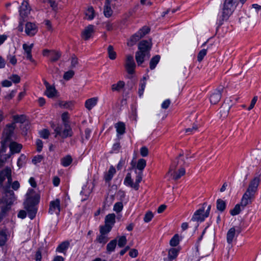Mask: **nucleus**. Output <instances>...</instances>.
Listing matches in <instances>:
<instances>
[{
    "label": "nucleus",
    "mask_w": 261,
    "mask_h": 261,
    "mask_svg": "<svg viewBox=\"0 0 261 261\" xmlns=\"http://www.w3.org/2000/svg\"><path fill=\"white\" fill-rule=\"evenodd\" d=\"M108 53L109 57L111 60H114L116 57V53L114 51L113 47L109 45L108 47Z\"/></svg>",
    "instance_id": "41"
},
{
    "label": "nucleus",
    "mask_w": 261,
    "mask_h": 261,
    "mask_svg": "<svg viewBox=\"0 0 261 261\" xmlns=\"http://www.w3.org/2000/svg\"><path fill=\"white\" fill-rule=\"evenodd\" d=\"M8 179V181L10 184L12 181L11 170L9 168H6L0 172V186L2 185L3 181L6 178Z\"/></svg>",
    "instance_id": "13"
},
{
    "label": "nucleus",
    "mask_w": 261,
    "mask_h": 261,
    "mask_svg": "<svg viewBox=\"0 0 261 261\" xmlns=\"http://www.w3.org/2000/svg\"><path fill=\"white\" fill-rule=\"evenodd\" d=\"M207 50L205 49H201L198 53L197 56V60L199 62H201L205 56L206 55Z\"/></svg>",
    "instance_id": "49"
},
{
    "label": "nucleus",
    "mask_w": 261,
    "mask_h": 261,
    "mask_svg": "<svg viewBox=\"0 0 261 261\" xmlns=\"http://www.w3.org/2000/svg\"><path fill=\"white\" fill-rule=\"evenodd\" d=\"M138 251L135 249L130 250L129 252V255L132 257H136L138 255Z\"/></svg>",
    "instance_id": "63"
},
{
    "label": "nucleus",
    "mask_w": 261,
    "mask_h": 261,
    "mask_svg": "<svg viewBox=\"0 0 261 261\" xmlns=\"http://www.w3.org/2000/svg\"><path fill=\"white\" fill-rule=\"evenodd\" d=\"M223 90L224 88L221 86L212 92L210 97V100L212 104L215 105L220 101Z\"/></svg>",
    "instance_id": "9"
},
{
    "label": "nucleus",
    "mask_w": 261,
    "mask_h": 261,
    "mask_svg": "<svg viewBox=\"0 0 261 261\" xmlns=\"http://www.w3.org/2000/svg\"><path fill=\"white\" fill-rule=\"evenodd\" d=\"M39 134L40 137L44 139H46L48 137L49 135V131L46 129H44L39 132Z\"/></svg>",
    "instance_id": "53"
},
{
    "label": "nucleus",
    "mask_w": 261,
    "mask_h": 261,
    "mask_svg": "<svg viewBox=\"0 0 261 261\" xmlns=\"http://www.w3.org/2000/svg\"><path fill=\"white\" fill-rule=\"evenodd\" d=\"M30 9L28 6V3L27 1H24L21 6L20 7L19 13L20 15L22 17H25L29 14Z\"/></svg>",
    "instance_id": "18"
},
{
    "label": "nucleus",
    "mask_w": 261,
    "mask_h": 261,
    "mask_svg": "<svg viewBox=\"0 0 261 261\" xmlns=\"http://www.w3.org/2000/svg\"><path fill=\"white\" fill-rule=\"evenodd\" d=\"M72 160L70 156L67 155L61 160V164L64 167H67L71 163Z\"/></svg>",
    "instance_id": "33"
},
{
    "label": "nucleus",
    "mask_w": 261,
    "mask_h": 261,
    "mask_svg": "<svg viewBox=\"0 0 261 261\" xmlns=\"http://www.w3.org/2000/svg\"><path fill=\"white\" fill-rule=\"evenodd\" d=\"M26 195V200L24 203V206L28 211H30L29 217L31 219H33L36 213V210L34 206L39 202L40 196L32 189L28 190Z\"/></svg>",
    "instance_id": "2"
},
{
    "label": "nucleus",
    "mask_w": 261,
    "mask_h": 261,
    "mask_svg": "<svg viewBox=\"0 0 261 261\" xmlns=\"http://www.w3.org/2000/svg\"><path fill=\"white\" fill-rule=\"evenodd\" d=\"M127 240L125 236H121L118 239V246L119 247H123L126 244Z\"/></svg>",
    "instance_id": "48"
},
{
    "label": "nucleus",
    "mask_w": 261,
    "mask_h": 261,
    "mask_svg": "<svg viewBox=\"0 0 261 261\" xmlns=\"http://www.w3.org/2000/svg\"><path fill=\"white\" fill-rule=\"evenodd\" d=\"M15 200V197L14 196V192L10 190L9 188H5L4 195L0 200V203L5 204L6 207L4 208L2 207V212L0 213V221L4 216V213L7 206L12 204Z\"/></svg>",
    "instance_id": "5"
},
{
    "label": "nucleus",
    "mask_w": 261,
    "mask_h": 261,
    "mask_svg": "<svg viewBox=\"0 0 261 261\" xmlns=\"http://www.w3.org/2000/svg\"><path fill=\"white\" fill-rule=\"evenodd\" d=\"M170 104V100L169 99H166L164 100L162 103L161 107L162 108L164 109H166L168 108Z\"/></svg>",
    "instance_id": "61"
},
{
    "label": "nucleus",
    "mask_w": 261,
    "mask_h": 261,
    "mask_svg": "<svg viewBox=\"0 0 261 261\" xmlns=\"http://www.w3.org/2000/svg\"><path fill=\"white\" fill-rule=\"evenodd\" d=\"M225 207H226V204H225V202L223 200H222L220 199H219L217 200V208L219 211H223L225 210Z\"/></svg>",
    "instance_id": "44"
},
{
    "label": "nucleus",
    "mask_w": 261,
    "mask_h": 261,
    "mask_svg": "<svg viewBox=\"0 0 261 261\" xmlns=\"http://www.w3.org/2000/svg\"><path fill=\"white\" fill-rule=\"evenodd\" d=\"M244 4L246 0H239ZM238 0H225L222 11L219 14V24H222L223 21L227 20L232 14L238 5Z\"/></svg>",
    "instance_id": "3"
},
{
    "label": "nucleus",
    "mask_w": 261,
    "mask_h": 261,
    "mask_svg": "<svg viewBox=\"0 0 261 261\" xmlns=\"http://www.w3.org/2000/svg\"><path fill=\"white\" fill-rule=\"evenodd\" d=\"M41 253L40 250H38L35 254V260L36 261H41Z\"/></svg>",
    "instance_id": "64"
},
{
    "label": "nucleus",
    "mask_w": 261,
    "mask_h": 261,
    "mask_svg": "<svg viewBox=\"0 0 261 261\" xmlns=\"http://www.w3.org/2000/svg\"><path fill=\"white\" fill-rule=\"evenodd\" d=\"M124 184L126 186L130 187L134 189V183L133 182V180L132 179L130 173H128L127 174L124 180Z\"/></svg>",
    "instance_id": "31"
},
{
    "label": "nucleus",
    "mask_w": 261,
    "mask_h": 261,
    "mask_svg": "<svg viewBox=\"0 0 261 261\" xmlns=\"http://www.w3.org/2000/svg\"><path fill=\"white\" fill-rule=\"evenodd\" d=\"M37 151L40 152L42 150L43 143L41 140L37 139L36 141Z\"/></svg>",
    "instance_id": "59"
},
{
    "label": "nucleus",
    "mask_w": 261,
    "mask_h": 261,
    "mask_svg": "<svg viewBox=\"0 0 261 261\" xmlns=\"http://www.w3.org/2000/svg\"><path fill=\"white\" fill-rule=\"evenodd\" d=\"M69 243L67 242H64L62 243L57 248V251L60 253H64L65 251L68 248Z\"/></svg>",
    "instance_id": "34"
},
{
    "label": "nucleus",
    "mask_w": 261,
    "mask_h": 261,
    "mask_svg": "<svg viewBox=\"0 0 261 261\" xmlns=\"http://www.w3.org/2000/svg\"><path fill=\"white\" fill-rule=\"evenodd\" d=\"M125 66L128 73L132 74L134 73L136 64L132 56L127 55L126 56Z\"/></svg>",
    "instance_id": "10"
},
{
    "label": "nucleus",
    "mask_w": 261,
    "mask_h": 261,
    "mask_svg": "<svg viewBox=\"0 0 261 261\" xmlns=\"http://www.w3.org/2000/svg\"><path fill=\"white\" fill-rule=\"evenodd\" d=\"M43 160V156L41 155L35 156L32 160V162L34 164L40 163Z\"/></svg>",
    "instance_id": "56"
},
{
    "label": "nucleus",
    "mask_w": 261,
    "mask_h": 261,
    "mask_svg": "<svg viewBox=\"0 0 261 261\" xmlns=\"http://www.w3.org/2000/svg\"><path fill=\"white\" fill-rule=\"evenodd\" d=\"M160 59V56L156 55L153 57L150 62V68L153 69L156 67Z\"/></svg>",
    "instance_id": "37"
},
{
    "label": "nucleus",
    "mask_w": 261,
    "mask_h": 261,
    "mask_svg": "<svg viewBox=\"0 0 261 261\" xmlns=\"http://www.w3.org/2000/svg\"><path fill=\"white\" fill-rule=\"evenodd\" d=\"M123 208V205L121 202H117L114 205L113 211L118 214L121 212Z\"/></svg>",
    "instance_id": "42"
},
{
    "label": "nucleus",
    "mask_w": 261,
    "mask_h": 261,
    "mask_svg": "<svg viewBox=\"0 0 261 261\" xmlns=\"http://www.w3.org/2000/svg\"><path fill=\"white\" fill-rule=\"evenodd\" d=\"M257 100V97L254 96L253 99L251 100V103L250 105V106L248 107V110H251L254 107L256 101Z\"/></svg>",
    "instance_id": "60"
},
{
    "label": "nucleus",
    "mask_w": 261,
    "mask_h": 261,
    "mask_svg": "<svg viewBox=\"0 0 261 261\" xmlns=\"http://www.w3.org/2000/svg\"><path fill=\"white\" fill-rule=\"evenodd\" d=\"M197 129V126L196 125L194 124L192 126V127L188 128L186 129V133L188 135L192 134L194 133Z\"/></svg>",
    "instance_id": "54"
},
{
    "label": "nucleus",
    "mask_w": 261,
    "mask_h": 261,
    "mask_svg": "<svg viewBox=\"0 0 261 261\" xmlns=\"http://www.w3.org/2000/svg\"><path fill=\"white\" fill-rule=\"evenodd\" d=\"M207 217L205 216V214L204 212V208L199 209L197 210L194 214L191 220L193 221H203L205 218Z\"/></svg>",
    "instance_id": "15"
},
{
    "label": "nucleus",
    "mask_w": 261,
    "mask_h": 261,
    "mask_svg": "<svg viewBox=\"0 0 261 261\" xmlns=\"http://www.w3.org/2000/svg\"><path fill=\"white\" fill-rule=\"evenodd\" d=\"M15 123L8 125L4 130L3 140L2 141V152H5L6 150V144L11 138L15 128Z\"/></svg>",
    "instance_id": "6"
},
{
    "label": "nucleus",
    "mask_w": 261,
    "mask_h": 261,
    "mask_svg": "<svg viewBox=\"0 0 261 261\" xmlns=\"http://www.w3.org/2000/svg\"><path fill=\"white\" fill-rule=\"evenodd\" d=\"M57 92L55 88L53 86H51L48 88L46 89L45 91V95L49 98H53L57 95Z\"/></svg>",
    "instance_id": "27"
},
{
    "label": "nucleus",
    "mask_w": 261,
    "mask_h": 261,
    "mask_svg": "<svg viewBox=\"0 0 261 261\" xmlns=\"http://www.w3.org/2000/svg\"><path fill=\"white\" fill-rule=\"evenodd\" d=\"M110 0H106L104 6L103 14L106 17H111L113 13V11L110 6Z\"/></svg>",
    "instance_id": "20"
},
{
    "label": "nucleus",
    "mask_w": 261,
    "mask_h": 261,
    "mask_svg": "<svg viewBox=\"0 0 261 261\" xmlns=\"http://www.w3.org/2000/svg\"><path fill=\"white\" fill-rule=\"evenodd\" d=\"M16 91L13 90L9 94H8L5 96V98L7 100L12 99L15 95Z\"/></svg>",
    "instance_id": "62"
},
{
    "label": "nucleus",
    "mask_w": 261,
    "mask_h": 261,
    "mask_svg": "<svg viewBox=\"0 0 261 261\" xmlns=\"http://www.w3.org/2000/svg\"><path fill=\"white\" fill-rule=\"evenodd\" d=\"M13 120L14 121L15 123H23L25 120V117L23 115H15L13 116Z\"/></svg>",
    "instance_id": "51"
},
{
    "label": "nucleus",
    "mask_w": 261,
    "mask_h": 261,
    "mask_svg": "<svg viewBox=\"0 0 261 261\" xmlns=\"http://www.w3.org/2000/svg\"><path fill=\"white\" fill-rule=\"evenodd\" d=\"M11 154L18 153L20 151L22 146L20 144H18L15 142H11L9 145Z\"/></svg>",
    "instance_id": "21"
},
{
    "label": "nucleus",
    "mask_w": 261,
    "mask_h": 261,
    "mask_svg": "<svg viewBox=\"0 0 261 261\" xmlns=\"http://www.w3.org/2000/svg\"><path fill=\"white\" fill-rule=\"evenodd\" d=\"M26 156L24 154H21L17 161V166L19 167H22L25 162Z\"/></svg>",
    "instance_id": "47"
},
{
    "label": "nucleus",
    "mask_w": 261,
    "mask_h": 261,
    "mask_svg": "<svg viewBox=\"0 0 261 261\" xmlns=\"http://www.w3.org/2000/svg\"><path fill=\"white\" fill-rule=\"evenodd\" d=\"M142 179V172H139L136 177L135 182L134 185V189L138 190L139 188V184Z\"/></svg>",
    "instance_id": "29"
},
{
    "label": "nucleus",
    "mask_w": 261,
    "mask_h": 261,
    "mask_svg": "<svg viewBox=\"0 0 261 261\" xmlns=\"http://www.w3.org/2000/svg\"><path fill=\"white\" fill-rule=\"evenodd\" d=\"M116 173L115 168L113 166H111L108 171L105 175V179L106 181H110Z\"/></svg>",
    "instance_id": "23"
},
{
    "label": "nucleus",
    "mask_w": 261,
    "mask_h": 261,
    "mask_svg": "<svg viewBox=\"0 0 261 261\" xmlns=\"http://www.w3.org/2000/svg\"><path fill=\"white\" fill-rule=\"evenodd\" d=\"M98 100V98L96 97L86 100L85 103V108L88 110H91L97 105Z\"/></svg>",
    "instance_id": "19"
},
{
    "label": "nucleus",
    "mask_w": 261,
    "mask_h": 261,
    "mask_svg": "<svg viewBox=\"0 0 261 261\" xmlns=\"http://www.w3.org/2000/svg\"><path fill=\"white\" fill-rule=\"evenodd\" d=\"M151 47V40H143L138 45V51L136 53L135 58L138 64L141 65L145 60L149 58V50Z\"/></svg>",
    "instance_id": "4"
},
{
    "label": "nucleus",
    "mask_w": 261,
    "mask_h": 261,
    "mask_svg": "<svg viewBox=\"0 0 261 261\" xmlns=\"http://www.w3.org/2000/svg\"><path fill=\"white\" fill-rule=\"evenodd\" d=\"M8 240L7 235L5 230L0 231V246L4 245Z\"/></svg>",
    "instance_id": "38"
},
{
    "label": "nucleus",
    "mask_w": 261,
    "mask_h": 261,
    "mask_svg": "<svg viewBox=\"0 0 261 261\" xmlns=\"http://www.w3.org/2000/svg\"><path fill=\"white\" fill-rule=\"evenodd\" d=\"M117 241L116 240H113L110 241L107 246V251L109 252H112L115 250L116 246Z\"/></svg>",
    "instance_id": "40"
},
{
    "label": "nucleus",
    "mask_w": 261,
    "mask_h": 261,
    "mask_svg": "<svg viewBox=\"0 0 261 261\" xmlns=\"http://www.w3.org/2000/svg\"><path fill=\"white\" fill-rule=\"evenodd\" d=\"M112 228V226L108 225L105 223V225L103 226H101L100 228V232L101 234H107L108 233H109L111 229Z\"/></svg>",
    "instance_id": "43"
},
{
    "label": "nucleus",
    "mask_w": 261,
    "mask_h": 261,
    "mask_svg": "<svg viewBox=\"0 0 261 261\" xmlns=\"http://www.w3.org/2000/svg\"><path fill=\"white\" fill-rule=\"evenodd\" d=\"M140 154L143 156H146L148 154V150L145 146H143L140 148Z\"/></svg>",
    "instance_id": "57"
},
{
    "label": "nucleus",
    "mask_w": 261,
    "mask_h": 261,
    "mask_svg": "<svg viewBox=\"0 0 261 261\" xmlns=\"http://www.w3.org/2000/svg\"><path fill=\"white\" fill-rule=\"evenodd\" d=\"M176 167V165L174 164H172L169 172L168 173V175L170 174L171 175L173 176V178L174 179H178L179 178H180L182 176H183L185 174V170L183 168H181L179 169V170L177 172H174L173 171Z\"/></svg>",
    "instance_id": "12"
},
{
    "label": "nucleus",
    "mask_w": 261,
    "mask_h": 261,
    "mask_svg": "<svg viewBox=\"0 0 261 261\" xmlns=\"http://www.w3.org/2000/svg\"><path fill=\"white\" fill-rule=\"evenodd\" d=\"M85 15L89 20H92L95 17V12L92 7H89L85 12Z\"/></svg>",
    "instance_id": "30"
},
{
    "label": "nucleus",
    "mask_w": 261,
    "mask_h": 261,
    "mask_svg": "<svg viewBox=\"0 0 261 261\" xmlns=\"http://www.w3.org/2000/svg\"><path fill=\"white\" fill-rule=\"evenodd\" d=\"M150 29L146 26L143 27L140 29L136 33L131 36L127 42V45L129 46L134 45L136 42L141 38L143 37L149 32Z\"/></svg>",
    "instance_id": "7"
},
{
    "label": "nucleus",
    "mask_w": 261,
    "mask_h": 261,
    "mask_svg": "<svg viewBox=\"0 0 261 261\" xmlns=\"http://www.w3.org/2000/svg\"><path fill=\"white\" fill-rule=\"evenodd\" d=\"M124 86V82L122 81H119L117 84H114L112 85V90L114 91H119Z\"/></svg>",
    "instance_id": "39"
},
{
    "label": "nucleus",
    "mask_w": 261,
    "mask_h": 261,
    "mask_svg": "<svg viewBox=\"0 0 261 261\" xmlns=\"http://www.w3.org/2000/svg\"><path fill=\"white\" fill-rule=\"evenodd\" d=\"M180 242V237L178 234H175L170 241V245L172 247L177 246Z\"/></svg>",
    "instance_id": "35"
},
{
    "label": "nucleus",
    "mask_w": 261,
    "mask_h": 261,
    "mask_svg": "<svg viewBox=\"0 0 261 261\" xmlns=\"http://www.w3.org/2000/svg\"><path fill=\"white\" fill-rule=\"evenodd\" d=\"M116 215L114 213L107 215L105 219V223L111 226H113L115 223Z\"/></svg>",
    "instance_id": "22"
},
{
    "label": "nucleus",
    "mask_w": 261,
    "mask_h": 261,
    "mask_svg": "<svg viewBox=\"0 0 261 261\" xmlns=\"http://www.w3.org/2000/svg\"><path fill=\"white\" fill-rule=\"evenodd\" d=\"M61 57V54L58 51L51 50V54L50 55V59L53 61H56Z\"/></svg>",
    "instance_id": "46"
},
{
    "label": "nucleus",
    "mask_w": 261,
    "mask_h": 261,
    "mask_svg": "<svg viewBox=\"0 0 261 261\" xmlns=\"http://www.w3.org/2000/svg\"><path fill=\"white\" fill-rule=\"evenodd\" d=\"M54 131L56 134L55 137L59 136L62 138H66L71 136L72 135V129L68 123H65L63 127L59 126L56 127Z\"/></svg>",
    "instance_id": "8"
},
{
    "label": "nucleus",
    "mask_w": 261,
    "mask_h": 261,
    "mask_svg": "<svg viewBox=\"0 0 261 261\" xmlns=\"http://www.w3.org/2000/svg\"><path fill=\"white\" fill-rule=\"evenodd\" d=\"M37 27L35 24L32 22H27L25 24V32L30 36L35 35L37 32Z\"/></svg>",
    "instance_id": "14"
},
{
    "label": "nucleus",
    "mask_w": 261,
    "mask_h": 261,
    "mask_svg": "<svg viewBox=\"0 0 261 261\" xmlns=\"http://www.w3.org/2000/svg\"><path fill=\"white\" fill-rule=\"evenodd\" d=\"M94 32V27L93 25H89L86 27L82 33V37L84 40H88Z\"/></svg>",
    "instance_id": "16"
},
{
    "label": "nucleus",
    "mask_w": 261,
    "mask_h": 261,
    "mask_svg": "<svg viewBox=\"0 0 261 261\" xmlns=\"http://www.w3.org/2000/svg\"><path fill=\"white\" fill-rule=\"evenodd\" d=\"M9 79L14 83H18L20 82V77L16 74H13L9 77Z\"/></svg>",
    "instance_id": "58"
},
{
    "label": "nucleus",
    "mask_w": 261,
    "mask_h": 261,
    "mask_svg": "<svg viewBox=\"0 0 261 261\" xmlns=\"http://www.w3.org/2000/svg\"><path fill=\"white\" fill-rule=\"evenodd\" d=\"M74 74V72L73 70H69L66 72L63 76L64 79L65 80H69L73 77Z\"/></svg>",
    "instance_id": "50"
},
{
    "label": "nucleus",
    "mask_w": 261,
    "mask_h": 261,
    "mask_svg": "<svg viewBox=\"0 0 261 261\" xmlns=\"http://www.w3.org/2000/svg\"><path fill=\"white\" fill-rule=\"evenodd\" d=\"M146 165V162L143 159H140L138 160L137 164V169H138L140 171L142 172V170L144 169Z\"/></svg>",
    "instance_id": "36"
},
{
    "label": "nucleus",
    "mask_w": 261,
    "mask_h": 261,
    "mask_svg": "<svg viewBox=\"0 0 261 261\" xmlns=\"http://www.w3.org/2000/svg\"><path fill=\"white\" fill-rule=\"evenodd\" d=\"M153 214L151 212H147L144 218V220L145 222H149L152 218Z\"/></svg>",
    "instance_id": "55"
},
{
    "label": "nucleus",
    "mask_w": 261,
    "mask_h": 261,
    "mask_svg": "<svg viewBox=\"0 0 261 261\" xmlns=\"http://www.w3.org/2000/svg\"><path fill=\"white\" fill-rule=\"evenodd\" d=\"M34 46V44L32 43L30 45L24 43L22 45V48L24 50V54L27 55V59L30 61H33L32 56V49Z\"/></svg>",
    "instance_id": "17"
},
{
    "label": "nucleus",
    "mask_w": 261,
    "mask_h": 261,
    "mask_svg": "<svg viewBox=\"0 0 261 261\" xmlns=\"http://www.w3.org/2000/svg\"><path fill=\"white\" fill-rule=\"evenodd\" d=\"M260 182L259 177H254L249 183L248 187L243 194L240 204H237L230 211L232 216L239 214L241 211V206L244 208L247 205L251 203L255 197V193Z\"/></svg>",
    "instance_id": "1"
},
{
    "label": "nucleus",
    "mask_w": 261,
    "mask_h": 261,
    "mask_svg": "<svg viewBox=\"0 0 261 261\" xmlns=\"http://www.w3.org/2000/svg\"><path fill=\"white\" fill-rule=\"evenodd\" d=\"M229 109L230 106L228 104L226 103H223L220 111V116L222 118L226 117Z\"/></svg>",
    "instance_id": "26"
},
{
    "label": "nucleus",
    "mask_w": 261,
    "mask_h": 261,
    "mask_svg": "<svg viewBox=\"0 0 261 261\" xmlns=\"http://www.w3.org/2000/svg\"><path fill=\"white\" fill-rule=\"evenodd\" d=\"M97 241L102 244H106L108 241V238L106 234H101L97 238Z\"/></svg>",
    "instance_id": "45"
},
{
    "label": "nucleus",
    "mask_w": 261,
    "mask_h": 261,
    "mask_svg": "<svg viewBox=\"0 0 261 261\" xmlns=\"http://www.w3.org/2000/svg\"><path fill=\"white\" fill-rule=\"evenodd\" d=\"M147 80V77L144 76L143 77V79L141 80L140 84V87L139 89V95L140 97H141L143 94V92L146 86V81Z\"/></svg>",
    "instance_id": "32"
},
{
    "label": "nucleus",
    "mask_w": 261,
    "mask_h": 261,
    "mask_svg": "<svg viewBox=\"0 0 261 261\" xmlns=\"http://www.w3.org/2000/svg\"><path fill=\"white\" fill-rule=\"evenodd\" d=\"M179 251V249L175 248L170 249L168 251V261H172L175 259L177 257Z\"/></svg>",
    "instance_id": "25"
},
{
    "label": "nucleus",
    "mask_w": 261,
    "mask_h": 261,
    "mask_svg": "<svg viewBox=\"0 0 261 261\" xmlns=\"http://www.w3.org/2000/svg\"><path fill=\"white\" fill-rule=\"evenodd\" d=\"M236 236V229L234 227L230 228L227 233V242L228 244L232 243Z\"/></svg>",
    "instance_id": "24"
},
{
    "label": "nucleus",
    "mask_w": 261,
    "mask_h": 261,
    "mask_svg": "<svg viewBox=\"0 0 261 261\" xmlns=\"http://www.w3.org/2000/svg\"><path fill=\"white\" fill-rule=\"evenodd\" d=\"M60 210V200L59 199H56L50 202L49 213L50 214L59 215Z\"/></svg>",
    "instance_id": "11"
},
{
    "label": "nucleus",
    "mask_w": 261,
    "mask_h": 261,
    "mask_svg": "<svg viewBox=\"0 0 261 261\" xmlns=\"http://www.w3.org/2000/svg\"><path fill=\"white\" fill-rule=\"evenodd\" d=\"M7 59L9 61V63L12 64L13 65H15L17 63V59L16 58V57L14 55H8L7 57Z\"/></svg>",
    "instance_id": "52"
},
{
    "label": "nucleus",
    "mask_w": 261,
    "mask_h": 261,
    "mask_svg": "<svg viewBox=\"0 0 261 261\" xmlns=\"http://www.w3.org/2000/svg\"><path fill=\"white\" fill-rule=\"evenodd\" d=\"M115 127L118 135H122L125 132V124L123 122H118L115 124Z\"/></svg>",
    "instance_id": "28"
}]
</instances>
